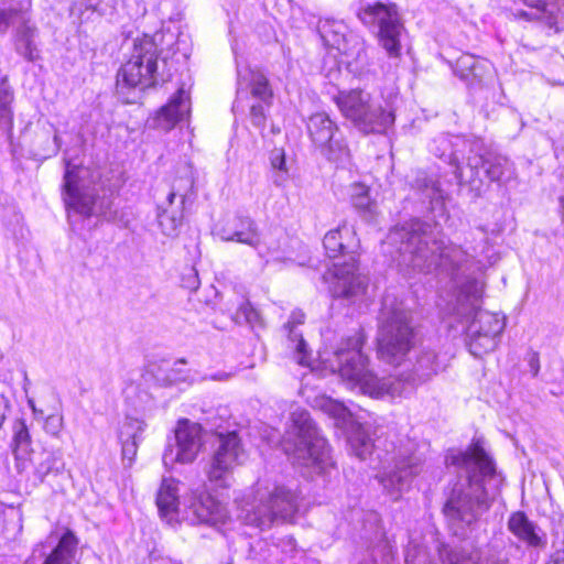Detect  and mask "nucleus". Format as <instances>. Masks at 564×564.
Instances as JSON below:
<instances>
[{"label": "nucleus", "instance_id": "20", "mask_svg": "<svg viewBox=\"0 0 564 564\" xmlns=\"http://www.w3.org/2000/svg\"><path fill=\"white\" fill-rule=\"evenodd\" d=\"M440 557L444 564H508V560L500 551H491L480 554L471 545H458L443 547Z\"/></svg>", "mask_w": 564, "mask_h": 564}, {"label": "nucleus", "instance_id": "55", "mask_svg": "<svg viewBox=\"0 0 564 564\" xmlns=\"http://www.w3.org/2000/svg\"><path fill=\"white\" fill-rule=\"evenodd\" d=\"M176 197V194L174 192H171L169 195H167V202L170 205L173 204L174 199Z\"/></svg>", "mask_w": 564, "mask_h": 564}, {"label": "nucleus", "instance_id": "24", "mask_svg": "<svg viewBox=\"0 0 564 564\" xmlns=\"http://www.w3.org/2000/svg\"><path fill=\"white\" fill-rule=\"evenodd\" d=\"M249 90L251 97L257 102H262L267 107H271L273 100V89L267 75L259 70L248 68L245 74L239 73L237 94L241 95L245 90Z\"/></svg>", "mask_w": 564, "mask_h": 564}, {"label": "nucleus", "instance_id": "48", "mask_svg": "<svg viewBox=\"0 0 564 564\" xmlns=\"http://www.w3.org/2000/svg\"><path fill=\"white\" fill-rule=\"evenodd\" d=\"M528 364L530 371L532 372L533 377H536L540 371V359L538 352H531L528 358Z\"/></svg>", "mask_w": 564, "mask_h": 564}, {"label": "nucleus", "instance_id": "56", "mask_svg": "<svg viewBox=\"0 0 564 564\" xmlns=\"http://www.w3.org/2000/svg\"><path fill=\"white\" fill-rule=\"evenodd\" d=\"M284 178L281 177V175H276V177L274 178V184L280 186L282 183H283Z\"/></svg>", "mask_w": 564, "mask_h": 564}, {"label": "nucleus", "instance_id": "40", "mask_svg": "<svg viewBox=\"0 0 564 564\" xmlns=\"http://www.w3.org/2000/svg\"><path fill=\"white\" fill-rule=\"evenodd\" d=\"M349 444L357 457L366 459L371 454L373 444L367 433L358 429L349 436Z\"/></svg>", "mask_w": 564, "mask_h": 564}, {"label": "nucleus", "instance_id": "8", "mask_svg": "<svg viewBox=\"0 0 564 564\" xmlns=\"http://www.w3.org/2000/svg\"><path fill=\"white\" fill-rule=\"evenodd\" d=\"M378 357L392 366L401 365L413 346L411 315L402 305H389L384 300L377 337Z\"/></svg>", "mask_w": 564, "mask_h": 564}, {"label": "nucleus", "instance_id": "32", "mask_svg": "<svg viewBox=\"0 0 564 564\" xmlns=\"http://www.w3.org/2000/svg\"><path fill=\"white\" fill-rule=\"evenodd\" d=\"M350 199L354 208L366 221H372L378 214L377 203L369 195V187L364 184L351 186Z\"/></svg>", "mask_w": 564, "mask_h": 564}, {"label": "nucleus", "instance_id": "53", "mask_svg": "<svg viewBox=\"0 0 564 564\" xmlns=\"http://www.w3.org/2000/svg\"><path fill=\"white\" fill-rule=\"evenodd\" d=\"M547 564H564V550L556 551Z\"/></svg>", "mask_w": 564, "mask_h": 564}, {"label": "nucleus", "instance_id": "29", "mask_svg": "<svg viewBox=\"0 0 564 564\" xmlns=\"http://www.w3.org/2000/svg\"><path fill=\"white\" fill-rule=\"evenodd\" d=\"M156 506L162 518L173 520L178 507L177 481L164 478L156 495Z\"/></svg>", "mask_w": 564, "mask_h": 564}, {"label": "nucleus", "instance_id": "51", "mask_svg": "<svg viewBox=\"0 0 564 564\" xmlns=\"http://www.w3.org/2000/svg\"><path fill=\"white\" fill-rule=\"evenodd\" d=\"M186 286L192 290H196L198 288V276L196 272H191V274L184 279Z\"/></svg>", "mask_w": 564, "mask_h": 564}, {"label": "nucleus", "instance_id": "16", "mask_svg": "<svg viewBox=\"0 0 564 564\" xmlns=\"http://www.w3.org/2000/svg\"><path fill=\"white\" fill-rule=\"evenodd\" d=\"M174 440L175 444L170 445L163 454L164 465L193 463L203 447V429L187 419L180 420L174 430Z\"/></svg>", "mask_w": 564, "mask_h": 564}, {"label": "nucleus", "instance_id": "37", "mask_svg": "<svg viewBox=\"0 0 564 564\" xmlns=\"http://www.w3.org/2000/svg\"><path fill=\"white\" fill-rule=\"evenodd\" d=\"M23 20L30 17L21 6L0 7V34L4 35L11 25L22 24Z\"/></svg>", "mask_w": 564, "mask_h": 564}, {"label": "nucleus", "instance_id": "5", "mask_svg": "<svg viewBox=\"0 0 564 564\" xmlns=\"http://www.w3.org/2000/svg\"><path fill=\"white\" fill-rule=\"evenodd\" d=\"M485 283L481 280H468L460 289L457 297L456 314L468 323L466 344L471 355L482 357L497 347V338L505 327L498 314L482 311L478 302L484 294Z\"/></svg>", "mask_w": 564, "mask_h": 564}, {"label": "nucleus", "instance_id": "6", "mask_svg": "<svg viewBox=\"0 0 564 564\" xmlns=\"http://www.w3.org/2000/svg\"><path fill=\"white\" fill-rule=\"evenodd\" d=\"M323 245L326 254L338 260L333 264V295L355 301L368 286V279L357 273L356 253L359 241L355 231L347 225L338 226L325 235Z\"/></svg>", "mask_w": 564, "mask_h": 564}, {"label": "nucleus", "instance_id": "47", "mask_svg": "<svg viewBox=\"0 0 564 564\" xmlns=\"http://www.w3.org/2000/svg\"><path fill=\"white\" fill-rule=\"evenodd\" d=\"M424 549V546L414 544L412 542L409 543L405 550V564H416L417 552L415 550Z\"/></svg>", "mask_w": 564, "mask_h": 564}, {"label": "nucleus", "instance_id": "11", "mask_svg": "<svg viewBox=\"0 0 564 564\" xmlns=\"http://www.w3.org/2000/svg\"><path fill=\"white\" fill-rule=\"evenodd\" d=\"M426 454V445L409 443L399 451L393 469L378 476L379 482L393 499L397 500L401 492L410 487L412 479L422 473L427 459Z\"/></svg>", "mask_w": 564, "mask_h": 564}, {"label": "nucleus", "instance_id": "46", "mask_svg": "<svg viewBox=\"0 0 564 564\" xmlns=\"http://www.w3.org/2000/svg\"><path fill=\"white\" fill-rule=\"evenodd\" d=\"M239 312L250 325L256 324L260 318L259 313L249 303L243 304Z\"/></svg>", "mask_w": 564, "mask_h": 564}, {"label": "nucleus", "instance_id": "39", "mask_svg": "<svg viewBox=\"0 0 564 564\" xmlns=\"http://www.w3.org/2000/svg\"><path fill=\"white\" fill-rule=\"evenodd\" d=\"M318 408L341 423H346L351 416L349 409L344 403L329 397H322L318 400Z\"/></svg>", "mask_w": 564, "mask_h": 564}, {"label": "nucleus", "instance_id": "7", "mask_svg": "<svg viewBox=\"0 0 564 564\" xmlns=\"http://www.w3.org/2000/svg\"><path fill=\"white\" fill-rule=\"evenodd\" d=\"M283 440V451L294 465L323 473L334 465L327 441L319 434L310 413L295 410Z\"/></svg>", "mask_w": 564, "mask_h": 564}, {"label": "nucleus", "instance_id": "26", "mask_svg": "<svg viewBox=\"0 0 564 564\" xmlns=\"http://www.w3.org/2000/svg\"><path fill=\"white\" fill-rule=\"evenodd\" d=\"M142 432V423L134 419H127L120 429L119 440L122 447V460L127 467H130L134 460Z\"/></svg>", "mask_w": 564, "mask_h": 564}, {"label": "nucleus", "instance_id": "35", "mask_svg": "<svg viewBox=\"0 0 564 564\" xmlns=\"http://www.w3.org/2000/svg\"><path fill=\"white\" fill-rule=\"evenodd\" d=\"M63 467L61 457L51 451H42L34 460L35 475L41 481L51 474L56 475Z\"/></svg>", "mask_w": 564, "mask_h": 564}, {"label": "nucleus", "instance_id": "45", "mask_svg": "<svg viewBox=\"0 0 564 564\" xmlns=\"http://www.w3.org/2000/svg\"><path fill=\"white\" fill-rule=\"evenodd\" d=\"M44 427L47 433L57 436L63 427V416L59 414L48 415Z\"/></svg>", "mask_w": 564, "mask_h": 564}, {"label": "nucleus", "instance_id": "2", "mask_svg": "<svg viewBox=\"0 0 564 564\" xmlns=\"http://www.w3.org/2000/svg\"><path fill=\"white\" fill-rule=\"evenodd\" d=\"M446 463L457 467L459 475L443 506V514L451 531L466 538L491 507L485 481L497 477L496 467L479 440L465 451L449 453Z\"/></svg>", "mask_w": 564, "mask_h": 564}, {"label": "nucleus", "instance_id": "12", "mask_svg": "<svg viewBox=\"0 0 564 564\" xmlns=\"http://www.w3.org/2000/svg\"><path fill=\"white\" fill-rule=\"evenodd\" d=\"M246 459V451L237 432L216 433L214 451L205 473L209 481L227 487L232 470Z\"/></svg>", "mask_w": 564, "mask_h": 564}, {"label": "nucleus", "instance_id": "42", "mask_svg": "<svg viewBox=\"0 0 564 564\" xmlns=\"http://www.w3.org/2000/svg\"><path fill=\"white\" fill-rule=\"evenodd\" d=\"M481 61L473 55H464L457 61V69L460 72L463 78L481 77L480 69Z\"/></svg>", "mask_w": 564, "mask_h": 564}, {"label": "nucleus", "instance_id": "25", "mask_svg": "<svg viewBox=\"0 0 564 564\" xmlns=\"http://www.w3.org/2000/svg\"><path fill=\"white\" fill-rule=\"evenodd\" d=\"M189 113V97L181 88L171 98L170 102L163 106L156 117L155 124L162 130H171L177 122L182 121Z\"/></svg>", "mask_w": 564, "mask_h": 564}, {"label": "nucleus", "instance_id": "41", "mask_svg": "<svg viewBox=\"0 0 564 564\" xmlns=\"http://www.w3.org/2000/svg\"><path fill=\"white\" fill-rule=\"evenodd\" d=\"M284 328L288 330L289 347L297 354L299 364L306 365L308 354L302 332H300L296 326H284Z\"/></svg>", "mask_w": 564, "mask_h": 564}, {"label": "nucleus", "instance_id": "57", "mask_svg": "<svg viewBox=\"0 0 564 564\" xmlns=\"http://www.w3.org/2000/svg\"><path fill=\"white\" fill-rule=\"evenodd\" d=\"M30 405H31V408L35 411V409H34V404H33V402H32V401H30Z\"/></svg>", "mask_w": 564, "mask_h": 564}, {"label": "nucleus", "instance_id": "33", "mask_svg": "<svg viewBox=\"0 0 564 564\" xmlns=\"http://www.w3.org/2000/svg\"><path fill=\"white\" fill-rule=\"evenodd\" d=\"M13 90L4 77L0 82V128L6 133H11L13 128Z\"/></svg>", "mask_w": 564, "mask_h": 564}, {"label": "nucleus", "instance_id": "27", "mask_svg": "<svg viewBox=\"0 0 564 564\" xmlns=\"http://www.w3.org/2000/svg\"><path fill=\"white\" fill-rule=\"evenodd\" d=\"M36 34L37 30L30 20H23L22 24L17 25L13 34L17 53L29 62H35L40 57V52L34 43Z\"/></svg>", "mask_w": 564, "mask_h": 564}, {"label": "nucleus", "instance_id": "34", "mask_svg": "<svg viewBox=\"0 0 564 564\" xmlns=\"http://www.w3.org/2000/svg\"><path fill=\"white\" fill-rule=\"evenodd\" d=\"M346 26L338 21L326 19L318 22L317 31L324 44L340 50L341 43L345 41Z\"/></svg>", "mask_w": 564, "mask_h": 564}, {"label": "nucleus", "instance_id": "9", "mask_svg": "<svg viewBox=\"0 0 564 564\" xmlns=\"http://www.w3.org/2000/svg\"><path fill=\"white\" fill-rule=\"evenodd\" d=\"M333 100L340 113L365 134L383 133L394 122V115L364 89L339 91Z\"/></svg>", "mask_w": 564, "mask_h": 564}, {"label": "nucleus", "instance_id": "19", "mask_svg": "<svg viewBox=\"0 0 564 564\" xmlns=\"http://www.w3.org/2000/svg\"><path fill=\"white\" fill-rule=\"evenodd\" d=\"M224 241H235L250 246L258 251L261 258L264 252L260 249L261 234L257 223L249 216H236L229 220L219 231Z\"/></svg>", "mask_w": 564, "mask_h": 564}, {"label": "nucleus", "instance_id": "18", "mask_svg": "<svg viewBox=\"0 0 564 564\" xmlns=\"http://www.w3.org/2000/svg\"><path fill=\"white\" fill-rule=\"evenodd\" d=\"M481 148V140L475 138H465L462 135L442 134L433 140L431 151L455 166V176L459 183L464 180V167L460 162L466 160V154L478 152Z\"/></svg>", "mask_w": 564, "mask_h": 564}, {"label": "nucleus", "instance_id": "4", "mask_svg": "<svg viewBox=\"0 0 564 564\" xmlns=\"http://www.w3.org/2000/svg\"><path fill=\"white\" fill-rule=\"evenodd\" d=\"M299 502L295 489L259 479L243 497L238 518L246 525L268 530L279 521H290L299 511Z\"/></svg>", "mask_w": 564, "mask_h": 564}, {"label": "nucleus", "instance_id": "28", "mask_svg": "<svg viewBox=\"0 0 564 564\" xmlns=\"http://www.w3.org/2000/svg\"><path fill=\"white\" fill-rule=\"evenodd\" d=\"M508 529L519 540L529 546L539 547L544 544L543 538L539 534L536 525L528 519L524 512H513L508 520Z\"/></svg>", "mask_w": 564, "mask_h": 564}, {"label": "nucleus", "instance_id": "3", "mask_svg": "<svg viewBox=\"0 0 564 564\" xmlns=\"http://www.w3.org/2000/svg\"><path fill=\"white\" fill-rule=\"evenodd\" d=\"M387 243L395 247L399 265L419 273L441 271L455 278L469 260L467 252L447 242L435 225L420 219L390 230Z\"/></svg>", "mask_w": 564, "mask_h": 564}, {"label": "nucleus", "instance_id": "44", "mask_svg": "<svg viewBox=\"0 0 564 564\" xmlns=\"http://www.w3.org/2000/svg\"><path fill=\"white\" fill-rule=\"evenodd\" d=\"M270 164L273 170L288 174L285 162V152L283 149L275 148L270 153Z\"/></svg>", "mask_w": 564, "mask_h": 564}, {"label": "nucleus", "instance_id": "38", "mask_svg": "<svg viewBox=\"0 0 564 564\" xmlns=\"http://www.w3.org/2000/svg\"><path fill=\"white\" fill-rule=\"evenodd\" d=\"M182 214L178 210L163 209L158 214V221L162 232L167 237H176L182 226Z\"/></svg>", "mask_w": 564, "mask_h": 564}, {"label": "nucleus", "instance_id": "36", "mask_svg": "<svg viewBox=\"0 0 564 564\" xmlns=\"http://www.w3.org/2000/svg\"><path fill=\"white\" fill-rule=\"evenodd\" d=\"M35 155L43 159L51 158L57 154L61 149V138L54 129L53 133L50 130L42 131L34 143Z\"/></svg>", "mask_w": 564, "mask_h": 564}, {"label": "nucleus", "instance_id": "59", "mask_svg": "<svg viewBox=\"0 0 564 564\" xmlns=\"http://www.w3.org/2000/svg\"><path fill=\"white\" fill-rule=\"evenodd\" d=\"M273 132H280V129L273 128Z\"/></svg>", "mask_w": 564, "mask_h": 564}, {"label": "nucleus", "instance_id": "23", "mask_svg": "<svg viewBox=\"0 0 564 564\" xmlns=\"http://www.w3.org/2000/svg\"><path fill=\"white\" fill-rule=\"evenodd\" d=\"M529 10H517L513 15L518 20L528 22H541L549 29L558 31L557 23L561 12L560 0L547 2L546 0H522Z\"/></svg>", "mask_w": 564, "mask_h": 564}, {"label": "nucleus", "instance_id": "49", "mask_svg": "<svg viewBox=\"0 0 564 564\" xmlns=\"http://www.w3.org/2000/svg\"><path fill=\"white\" fill-rule=\"evenodd\" d=\"M304 323V314L302 312H293L290 321L284 326H299Z\"/></svg>", "mask_w": 564, "mask_h": 564}, {"label": "nucleus", "instance_id": "1", "mask_svg": "<svg viewBox=\"0 0 564 564\" xmlns=\"http://www.w3.org/2000/svg\"><path fill=\"white\" fill-rule=\"evenodd\" d=\"M365 339L362 330L343 339L329 366L334 372L339 373L349 389H358L371 398H397L411 393L446 367L434 350L427 349L422 350L411 367L397 376L379 378L368 369V357L361 351Z\"/></svg>", "mask_w": 564, "mask_h": 564}, {"label": "nucleus", "instance_id": "43", "mask_svg": "<svg viewBox=\"0 0 564 564\" xmlns=\"http://www.w3.org/2000/svg\"><path fill=\"white\" fill-rule=\"evenodd\" d=\"M270 107L262 102H253L250 106L249 119L253 127L264 129L267 122V110Z\"/></svg>", "mask_w": 564, "mask_h": 564}, {"label": "nucleus", "instance_id": "15", "mask_svg": "<svg viewBox=\"0 0 564 564\" xmlns=\"http://www.w3.org/2000/svg\"><path fill=\"white\" fill-rule=\"evenodd\" d=\"M481 147H484L482 143ZM480 170L484 171L485 176L490 182L500 184L508 183L516 177L514 165L508 158L492 152L484 153L482 148L478 152L467 155L463 183L465 182L473 186L476 185L477 181L481 183L479 177Z\"/></svg>", "mask_w": 564, "mask_h": 564}, {"label": "nucleus", "instance_id": "31", "mask_svg": "<svg viewBox=\"0 0 564 564\" xmlns=\"http://www.w3.org/2000/svg\"><path fill=\"white\" fill-rule=\"evenodd\" d=\"M184 365V360H178L173 365L163 361L160 365H153L150 372L159 384L172 386L187 380L188 371L182 368Z\"/></svg>", "mask_w": 564, "mask_h": 564}, {"label": "nucleus", "instance_id": "14", "mask_svg": "<svg viewBox=\"0 0 564 564\" xmlns=\"http://www.w3.org/2000/svg\"><path fill=\"white\" fill-rule=\"evenodd\" d=\"M306 129L312 143L329 161H344L349 149L337 123L325 111L311 115Z\"/></svg>", "mask_w": 564, "mask_h": 564}, {"label": "nucleus", "instance_id": "10", "mask_svg": "<svg viewBox=\"0 0 564 564\" xmlns=\"http://www.w3.org/2000/svg\"><path fill=\"white\" fill-rule=\"evenodd\" d=\"M159 48L152 36L143 35L135 39L129 61L117 73V90L140 87L141 89L153 87L161 78L159 72Z\"/></svg>", "mask_w": 564, "mask_h": 564}, {"label": "nucleus", "instance_id": "60", "mask_svg": "<svg viewBox=\"0 0 564 564\" xmlns=\"http://www.w3.org/2000/svg\"><path fill=\"white\" fill-rule=\"evenodd\" d=\"M181 204H184V195H182Z\"/></svg>", "mask_w": 564, "mask_h": 564}, {"label": "nucleus", "instance_id": "17", "mask_svg": "<svg viewBox=\"0 0 564 564\" xmlns=\"http://www.w3.org/2000/svg\"><path fill=\"white\" fill-rule=\"evenodd\" d=\"M64 200L68 212L73 210L82 216L89 217L91 215H100L106 218L111 217L109 205L104 206L99 203L95 195L87 189H84L78 184L77 166L66 161V169L64 175Z\"/></svg>", "mask_w": 564, "mask_h": 564}, {"label": "nucleus", "instance_id": "21", "mask_svg": "<svg viewBox=\"0 0 564 564\" xmlns=\"http://www.w3.org/2000/svg\"><path fill=\"white\" fill-rule=\"evenodd\" d=\"M78 540L70 531L64 533L54 547L41 546L35 549L31 564H72Z\"/></svg>", "mask_w": 564, "mask_h": 564}, {"label": "nucleus", "instance_id": "52", "mask_svg": "<svg viewBox=\"0 0 564 564\" xmlns=\"http://www.w3.org/2000/svg\"><path fill=\"white\" fill-rule=\"evenodd\" d=\"M264 246H267L265 250L262 249V245L260 246V249L265 253L264 257L268 256L269 253H274L280 250L279 242H273L270 245H268V242H264Z\"/></svg>", "mask_w": 564, "mask_h": 564}, {"label": "nucleus", "instance_id": "50", "mask_svg": "<svg viewBox=\"0 0 564 564\" xmlns=\"http://www.w3.org/2000/svg\"><path fill=\"white\" fill-rule=\"evenodd\" d=\"M415 551L417 552L416 564H433L425 547Z\"/></svg>", "mask_w": 564, "mask_h": 564}, {"label": "nucleus", "instance_id": "58", "mask_svg": "<svg viewBox=\"0 0 564 564\" xmlns=\"http://www.w3.org/2000/svg\"><path fill=\"white\" fill-rule=\"evenodd\" d=\"M273 132H280V129L273 128Z\"/></svg>", "mask_w": 564, "mask_h": 564}, {"label": "nucleus", "instance_id": "30", "mask_svg": "<svg viewBox=\"0 0 564 564\" xmlns=\"http://www.w3.org/2000/svg\"><path fill=\"white\" fill-rule=\"evenodd\" d=\"M13 454L15 457V467L19 473L28 468L26 455L30 452L31 436L24 420H17L13 423Z\"/></svg>", "mask_w": 564, "mask_h": 564}, {"label": "nucleus", "instance_id": "13", "mask_svg": "<svg viewBox=\"0 0 564 564\" xmlns=\"http://www.w3.org/2000/svg\"><path fill=\"white\" fill-rule=\"evenodd\" d=\"M358 18L364 24L378 29L379 42L389 56L400 55V35L403 25L394 3L367 4L358 11Z\"/></svg>", "mask_w": 564, "mask_h": 564}, {"label": "nucleus", "instance_id": "54", "mask_svg": "<svg viewBox=\"0 0 564 564\" xmlns=\"http://www.w3.org/2000/svg\"><path fill=\"white\" fill-rule=\"evenodd\" d=\"M228 377H229L228 373L220 372V373L212 376V379L213 380H227Z\"/></svg>", "mask_w": 564, "mask_h": 564}, {"label": "nucleus", "instance_id": "22", "mask_svg": "<svg viewBox=\"0 0 564 564\" xmlns=\"http://www.w3.org/2000/svg\"><path fill=\"white\" fill-rule=\"evenodd\" d=\"M189 510L200 523L216 525L228 519L226 507L206 491L193 492Z\"/></svg>", "mask_w": 564, "mask_h": 564}]
</instances>
